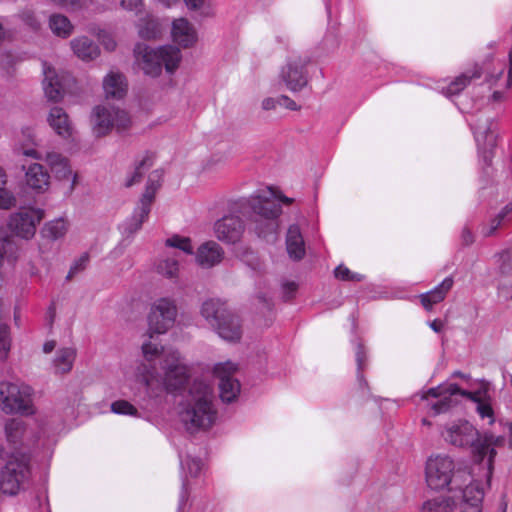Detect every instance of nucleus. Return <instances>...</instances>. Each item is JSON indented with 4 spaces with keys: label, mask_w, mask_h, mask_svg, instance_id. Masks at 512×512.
Returning a JSON list of instances; mask_svg holds the SVG:
<instances>
[{
    "label": "nucleus",
    "mask_w": 512,
    "mask_h": 512,
    "mask_svg": "<svg viewBox=\"0 0 512 512\" xmlns=\"http://www.w3.org/2000/svg\"><path fill=\"white\" fill-rule=\"evenodd\" d=\"M504 73V64L499 63L498 67L495 68V72L487 76V81L490 83H495Z\"/></svg>",
    "instance_id": "52"
},
{
    "label": "nucleus",
    "mask_w": 512,
    "mask_h": 512,
    "mask_svg": "<svg viewBox=\"0 0 512 512\" xmlns=\"http://www.w3.org/2000/svg\"><path fill=\"white\" fill-rule=\"evenodd\" d=\"M67 228L68 225L65 219L58 218L46 223L42 230V234L48 239L57 240L66 234Z\"/></svg>",
    "instance_id": "35"
},
{
    "label": "nucleus",
    "mask_w": 512,
    "mask_h": 512,
    "mask_svg": "<svg viewBox=\"0 0 512 512\" xmlns=\"http://www.w3.org/2000/svg\"><path fill=\"white\" fill-rule=\"evenodd\" d=\"M441 436L446 443L454 447L470 448L477 462H482L485 457H488L487 476L488 482L490 481L496 455L495 448L504 444L503 436L480 433L471 422L465 419L447 423L441 431Z\"/></svg>",
    "instance_id": "2"
},
{
    "label": "nucleus",
    "mask_w": 512,
    "mask_h": 512,
    "mask_svg": "<svg viewBox=\"0 0 512 512\" xmlns=\"http://www.w3.org/2000/svg\"><path fill=\"white\" fill-rule=\"evenodd\" d=\"M55 5L68 10H76L80 6L79 0H51Z\"/></svg>",
    "instance_id": "48"
},
{
    "label": "nucleus",
    "mask_w": 512,
    "mask_h": 512,
    "mask_svg": "<svg viewBox=\"0 0 512 512\" xmlns=\"http://www.w3.org/2000/svg\"><path fill=\"white\" fill-rule=\"evenodd\" d=\"M188 479H187V476H185V478H183L182 480V492H181V500L183 501L185 499V497L187 496L188 494Z\"/></svg>",
    "instance_id": "60"
},
{
    "label": "nucleus",
    "mask_w": 512,
    "mask_h": 512,
    "mask_svg": "<svg viewBox=\"0 0 512 512\" xmlns=\"http://www.w3.org/2000/svg\"><path fill=\"white\" fill-rule=\"evenodd\" d=\"M334 275L337 279L342 281L361 282L364 280V275L352 272L348 267L339 265L334 270Z\"/></svg>",
    "instance_id": "41"
},
{
    "label": "nucleus",
    "mask_w": 512,
    "mask_h": 512,
    "mask_svg": "<svg viewBox=\"0 0 512 512\" xmlns=\"http://www.w3.org/2000/svg\"><path fill=\"white\" fill-rule=\"evenodd\" d=\"M2 411L6 414L33 415L35 408L32 401L33 389L26 384L2 382Z\"/></svg>",
    "instance_id": "12"
},
{
    "label": "nucleus",
    "mask_w": 512,
    "mask_h": 512,
    "mask_svg": "<svg viewBox=\"0 0 512 512\" xmlns=\"http://www.w3.org/2000/svg\"><path fill=\"white\" fill-rule=\"evenodd\" d=\"M31 456L28 452H11L0 471V487L4 494L14 496L23 490L31 477Z\"/></svg>",
    "instance_id": "10"
},
{
    "label": "nucleus",
    "mask_w": 512,
    "mask_h": 512,
    "mask_svg": "<svg viewBox=\"0 0 512 512\" xmlns=\"http://www.w3.org/2000/svg\"><path fill=\"white\" fill-rule=\"evenodd\" d=\"M26 185L37 193L45 192L50 185V175L43 165L33 163L25 172Z\"/></svg>",
    "instance_id": "21"
},
{
    "label": "nucleus",
    "mask_w": 512,
    "mask_h": 512,
    "mask_svg": "<svg viewBox=\"0 0 512 512\" xmlns=\"http://www.w3.org/2000/svg\"><path fill=\"white\" fill-rule=\"evenodd\" d=\"M76 358V350L72 347L59 349L53 361L55 373L65 374L71 371Z\"/></svg>",
    "instance_id": "31"
},
{
    "label": "nucleus",
    "mask_w": 512,
    "mask_h": 512,
    "mask_svg": "<svg viewBox=\"0 0 512 512\" xmlns=\"http://www.w3.org/2000/svg\"><path fill=\"white\" fill-rule=\"evenodd\" d=\"M179 420L191 434L210 429L217 419L212 386L194 381L185 400L180 404Z\"/></svg>",
    "instance_id": "3"
},
{
    "label": "nucleus",
    "mask_w": 512,
    "mask_h": 512,
    "mask_svg": "<svg viewBox=\"0 0 512 512\" xmlns=\"http://www.w3.org/2000/svg\"><path fill=\"white\" fill-rule=\"evenodd\" d=\"M163 376L158 377L153 371L142 374V380L148 390L153 389L154 381L158 383L161 391L177 392L181 390L189 379V369L182 361L178 351H168L162 361Z\"/></svg>",
    "instance_id": "7"
},
{
    "label": "nucleus",
    "mask_w": 512,
    "mask_h": 512,
    "mask_svg": "<svg viewBox=\"0 0 512 512\" xmlns=\"http://www.w3.org/2000/svg\"><path fill=\"white\" fill-rule=\"evenodd\" d=\"M21 18L31 28L37 29L39 27V22L37 21L33 12H31V11L22 12Z\"/></svg>",
    "instance_id": "49"
},
{
    "label": "nucleus",
    "mask_w": 512,
    "mask_h": 512,
    "mask_svg": "<svg viewBox=\"0 0 512 512\" xmlns=\"http://www.w3.org/2000/svg\"><path fill=\"white\" fill-rule=\"evenodd\" d=\"M171 34L173 41L184 48L192 46L197 41L195 28L185 18L173 21Z\"/></svg>",
    "instance_id": "22"
},
{
    "label": "nucleus",
    "mask_w": 512,
    "mask_h": 512,
    "mask_svg": "<svg viewBox=\"0 0 512 512\" xmlns=\"http://www.w3.org/2000/svg\"><path fill=\"white\" fill-rule=\"evenodd\" d=\"M180 463L182 469H187V474L191 477H196L200 473L203 466L200 459L191 457H187L185 460L181 459Z\"/></svg>",
    "instance_id": "43"
},
{
    "label": "nucleus",
    "mask_w": 512,
    "mask_h": 512,
    "mask_svg": "<svg viewBox=\"0 0 512 512\" xmlns=\"http://www.w3.org/2000/svg\"><path fill=\"white\" fill-rule=\"evenodd\" d=\"M143 0H120V5L131 11H138L139 7L142 6Z\"/></svg>",
    "instance_id": "50"
},
{
    "label": "nucleus",
    "mask_w": 512,
    "mask_h": 512,
    "mask_svg": "<svg viewBox=\"0 0 512 512\" xmlns=\"http://www.w3.org/2000/svg\"><path fill=\"white\" fill-rule=\"evenodd\" d=\"M484 491L478 481H473L461 492V499L456 502L453 497L440 495L426 500L420 512H482Z\"/></svg>",
    "instance_id": "8"
},
{
    "label": "nucleus",
    "mask_w": 512,
    "mask_h": 512,
    "mask_svg": "<svg viewBox=\"0 0 512 512\" xmlns=\"http://www.w3.org/2000/svg\"><path fill=\"white\" fill-rule=\"evenodd\" d=\"M102 42H103V45L105 46V48H106L107 50L112 51V50H114V49H115V47H116V42L114 41V39H112V38H111L110 36H108V35H105V36L103 37Z\"/></svg>",
    "instance_id": "55"
},
{
    "label": "nucleus",
    "mask_w": 512,
    "mask_h": 512,
    "mask_svg": "<svg viewBox=\"0 0 512 512\" xmlns=\"http://www.w3.org/2000/svg\"><path fill=\"white\" fill-rule=\"evenodd\" d=\"M19 152L36 160L45 159L55 177L59 180H71L70 188H74L77 175L73 174L67 158L63 157L61 154L49 152L46 154L45 158H43L42 154L33 148H21Z\"/></svg>",
    "instance_id": "18"
},
{
    "label": "nucleus",
    "mask_w": 512,
    "mask_h": 512,
    "mask_svg": "<svg viewBox=\"0 0 512 512\" xmlns=\"http://www.w3.org/2000/svg\"><path fill=\"white\" fill-rule=\"evenodd\" d=\"M165 246L168 248L178 249L187 255H192L194 253L191 239L185 236L173 235L165 240Z\"/></svg>",
    "instance_id": "36"
},
{
    "label": "nucleus",
    "mask_w": 512,
    "mask_h": 512,
    "mask_svg": "<svg viewBox=\"0 0 512 512\" xmlns=\"http://www.w3.org/2000/svg\"><path fill=\"white\" fill-rule=\"evenodd\" d=\"M455 473L454 460L445 454L430 456L426 462L425 478L427 485L433 490L446 488Z\"/></svg>",
    "instance_id": "14"
},
{
    "label": "nucleus",
    "mask_w": 512,
    "mask_h": 512,
    "mask_svg": "<svg viewBox=\"0 0 512 512\" xmlns=\"http://www.w3.org/2000/svg\"><path fill=\"white\" fill-rule=\"evenodd\" d=\"M365 361H366V352L364 349V346L361 343L357 344L356 347V362H357V369H358V379L360 383L363 381L365 384L366 382L363 380V376L361 374V371H363L365 367Z\"/></svg>",
    "instance_id": "46"
},
{
    "label": "nucleus",
    "mask_w": 512,
    "mask_h": 512,
    "mask_svg": "<svg viewBox=\"0 0 512 512\" xmlns=\"http://www.w3.org/2000/svg\"><path fill=\"white\" fill-rule=\"evenodd\" d=\"M237 365L231 361L217 363L213 372L219 379V395L223 402L231 403L240 393V383L233 377Z\"/></svg>",
    "instance_id": "17"
},
{
    "label": "nucleus",
    "mask_w": 512,
    "mask_h": 512,
    "mask_svg": "<svg viewBox=\"0 0 512 512\" xmlns=\"http://www.w3.org/2000/svg\"><path fill=\"white\" fill-rule=\"evenodd\" d=\"M461 238H462V242L465 244V245H470L473 243L474 241V237H473V234L472 232L467 228L465 227L462 231V235H461Z\"/></svg>",
    "instance_id": "54"
},
{
    "label": "nucleus",
    "mask_w": 512,
    "mask_h": 512,
    "mask_svg": "<svg viewBox=\"0 0 512 512\" xmlns=\"http://www.w3.org/2000/svg\"><path fill=\"white\" fill-rule=\"evenodd\" d=\"M512 212V204L506 205L495 218H493L488 225H483L481 234L484 237H489L501 226L507 214Z\"/></svg>",
    "instance_id": "37"
},
{
    "label": "nucleus",
    "mask_w": 512,
    "mask_h": 512,
    "mask_svg": "<svg viewBox=\"0 0 512 512\" xmlns=\"http://www.w3.org/2000/svg\"><path fill=\"white\" fill-rule=\"evenodd\" d=\"M473 129L474 138L477 142L478 147L481 146L482 143H485L488 139L490 142V145H492L493 142V135L491 132V123L486 121L484 125L474 123L471 124Z\"/></svg>",
    "instance_id": "39"
},
{
    "label": "nucleus",
    "mask_w": 512,
    "mask_h": 512,
    "mask_svg": "<svg viewBox=\"0 0 512 512\" xmlns=\"http://www.w3.org/2000/svg\"><path fill=\"white\" fill-rule=\"evenodd\" d=\"M89 262V255L87 253L82 254L78 259L74 261L67 275V279H71L78 272L85 269Z\"/></svg>",
    "instance_id": "44"
},
{
    "label": "nucleus",
    "mask_w": 512,
    "mask_h": 512,
    "mask_svg": "<svg viewBox=\"0 0 512 512\" xmlns=\"http://www.w3.org/2000/svg\"><path fill=\"white\" fill-rule=\"evenodd\" d=\"M44 218V210L26 207L12 213L7 221V228L13 236L29 240L34 237L38 224Z\"/></svg>",
    "instance_id": "15"
},
{
    "label": "nucleus",
    "mask_w": 512,
    "mask_h": 512,
    "mask_svg": "<svg viewBox=\"0 0 512 512\" xmlns=\"http://www.w3.org/2000/svg\"><path fill=\"white\" fill-rule=\"evenodd\" d=\"M304 66L305 63L302 60L289 62L281 72L283 81L292 92L300 91L307 84Z\"/></svg>",
    "instance_id": "20"
},
{
    "label": "nucleus",
    "mask_w": 512,
    "mask_h": 512,
    "mask_svg": "<svg viewBox=\"0 0 512 512\" xmlns=\"http://www.w3.org/2000/svg\"><path fill=\"white\" fill-rule=\"evenodd\" d=\"M55 315H56V308L55 306L52 304L49 306L48 310H47V317L49 318V323L52 324L53 321H54V318H55Z\"/></svg>",
    "instance_id": "61"
},
{
    "label": "nucleus",
    "mask_w": 512,
    "mask_h": 512,
    "mask_svg": "<svg viewBox=\"0 0 512 512\" xmlns=\"http://www.w3.org/2000/svg\"><path fill=\"white\" fill-rule=\"evenodd\" d=\"M91 123L93 133L97 137L107 135L112 128L118 132H123L129 128L131 119L124 110L116 109L113 106L98 105L91 114Z\"/></svg>",
    "instance_id": "13"
},
{
    "label": "nucleus",
    "mask_w": 512,
    "mask_h": 512,
    "mask_svg": "<svg viewBox=\"0 0 512 512\" xmlns=\"http://www.w3.org/2000/svg\"><path fill=\"white\" fill-rule=\"evenodd\" d=\"M279 105L285 106L287 109L295 111L298 110L296 102L290 99L288 96L282 95L279 97Z\"/></svg>",
    "instance_id": "51"
},
{
    "label": "nucleus",
    "mask_w": 512,
    "mask_h": 512,
    "mask_svg": "<svg viewBox=\"0 0 512 512\" xmlns=\"http://www.w3.org/2000/svg\"><path fill=\"white\" fill-rule=\"evenodd\" d=\"M48 123L57 135L64 139L72 136L73 127L68 114L61 107H53L48 115Z\"/></svg>",
    "instance_id": "26"
},
{
    "label": "nucleus",
    "mask_w": 512,
    "mask_h": 512,
    "mask_svg": "<svg viewBox=\"0 0 512 512\" xmlns=\"http://www.w3.org/2000/svg\"><path fill=\"white\" fill-rule=\"evenodd\" d=\"M103 89L107 98L121 99L127 91L124 75L118 72H110L103 80Z\"/></svg>",
    "instance_id": "27"
},
{
    "label": "nucleus",
    "mask_w": 512,
    "mask_h": 512,
    "mask_svg": "<svg viewBox=\"0 0 512 512\" xmlns=\"http://www.w3.org/2000/svg\"><path fill=\"white\" fill-rule=\"evenodd\" d=\"M16 198L15 196L3 186H0V209H10L15 206Z\"/></svg>",
    "instance_id": "45"
},
{
    "label": "nucleus",
    "mask_w": 512,
    "mask_h": 512,
    "mask_svg": "<svg viewBox=\"0 0 512 512\" xmlns=\"http://www.w3.org/2000/svg\"><path fill=\"white\" fill-rule=\"evenodd\" d=\"M49 27L52 32L61 38H67L73 31V25L70 20L61 14H53L49 18Z\"/></svg>",
    "instance_id": "33"
},
{
    "label": "nucleus",
    "mask_w": 512,
    "mask_h": 512,
    "mask_svg": "<svg viewBox=\"0 0 512 512\" xmlns=\"http://www.w3.org/2000/svg\"><path fill=\"white\" fill-rule=\"evenodd\" d=\"M458 395L475 404V411L481 420H486L489 425L495 422V400L491 394L489 384L485 381L481 382L480 386L474 391L463 390L455 383L445 382L423 392L421 399H437L429 405L432 414L439 415L457 405L458 402L455 397Z\"/></svg>",
    "instance_id": "1"
},
{
    "label": "nucleus",
    "mask_w": 512,
    "mask_h": 512,
    "mask_svg": "<svg viewBox=\"0 0 512 512\" xmlns=\"http://www.w3.org/2000/svg\"><path fill=\"white\" fill-rule=\"evenodd\" d=\"M153 165V155L146 154L143 159L136 166L135 171L131 178L126 181V186L130 187L136 183H139L142 179V176L146 170H148Z\"/></svg>",
    "instance_id": "38"
},
{
    "label": "nucleus",
    "mask_w": 512,
    "mask_h": 512,
    "mask_svg": "<svg viewBox=\"0 0 512 512\" xmlns=\"http://www.w3.org/2000/svg\"><path fill=\"white\" fill-rule=\"evenodd\" d=\"M74 54L83 61H91L100 54L99 47L88 37H77L71 41Z\"/></svg>",
    "instance_id": "29"
},
{
    "label": "nucleus",
    "mask_w": 512,
    "mask_h": 512,
    "mask_svg": "<svg viewBox=\"0 0 512 512\" xmlns=\"http://www.w3.org/2000/svg\"><path fill=\"white\" fill-rule=\"evenodd\" d=\"M134 52L140 69L151 77L159 76L163 67L167 73H174L182 59L179 48L172 45L153 49L145 44H137Z\"/></svg>",
    "instance_id": "6"
},
{
    "label": "nucleus",
    "mask_w": 512,
    "mask_h": 512,
    "mask_svg": "<svg viewBox=\"0 0 512 512\" xmlns=\"http://www.w3.org/2000/svg\"><path fill=\"white\" fill-rule=\"evenodd\" d=\"M201 314L222 339L229 342L240 340L242 330L239 318L228 310L225 302L219 299L206 300L202 304Z\"/></svg>",
    "instance_id": "9"
},
{
    "label": "nucleus",
    "mask_w": 512,
    "mask_h": 512,
    "mask_svg": "<svg viewBox=\"0 0 512 512\" xmlns=\"http://www.w3.org/2000/svg\"><path fill=\"white\" fill-rule=\"evenodd\" d=\"M224 256L222 247L214 242L203 243L196 252V262L204 268H211L219 264Z\"/></svg>",
    "instance_id": "23"
},
{
    "label": "nucleus",
    "mask_w": 512,
    "mask_h": 512,
    "mask_svg": "<svg viewBox=\"0 0 512 512\" xmlns=\"http://www.w3.org/2000/svg\"><path fill=\"white\" fill-rule=\"evenodd\" d=\"M162 172L156 170L153 171L148 178V182L145 191L140 198L137 206L135 207L132 215L127 218L121 225L122 234L126 237H130L139 231L142 227L143 222L148 218L151 211L155 194L161 186Z\"/></svg>",
    "instance_id": "11"
},
{
    "label": "nucleus",
    "mask_w": 512,
    "mask_h": 512,
    "mask_svg": "<svg viewBox=\"0 0 512 512\" xmlns=\"http://www.w3.org/2000/svg\"><path fill=\"white\" fill-rule=\"evenodd\" d=\"M286 248L290 258L300 260L305 255V244L298 225H291L286 235Z\"/></svg>",
    "instance_id": "28"
},
{
    "label": "nucleus",
    "mask_w": 512,
    "mask_h": 512,
    "mask_svg": "<svg viewBox=\"0 0 512 512\" xmlns=\"http://www.w3.org/2000/svg\"><path fill=\"white\" fill-rule=\"evenodd\" d=\"M189 9H197L202 6L204 0H184Z\"/></svg>",
    "instance_id": "57"
},
{
    "label": "nucleus",
    "mask_w": 512,
    "mask_h": 512,
    "mask_svg": "<svg viewBox=\"0 0 512 512\" xmlns=\"http://www.w3.org/2000/svg\"><path fill=\"white\" fill-rule=\"evenodd\" d=\"M504 99V92L503 91H494L492 94V100L494 102H499Z\"/></svg>",
    "instance_id": "62"
},
{
    "label": "nucleus",
    "mask_w": 512,
    "mask_h": 512,
    "mask_svg": "<svg viewBox=\"0 0 512 512\" xmlns=\"http://www.w3.org/2000/svg\"><path fill=\"white\" fill-rule=\"evenodd\" d=\"M11 348L10 328L6 324H0V359L7 358Z\"/></svg>",
    "instance_id": "40"
},
{
    "label": "nucleus",
    "mask_w": 512,
    "mask_h": 512,
    "mask_svg": "<svg viewBox=\"0 0 512 512\" xmlns=\"http://www.w3.org/2000/svg\"><path fill=\"white\" fill-rule=\"evenodd\" d=\"M429 326L433 331L439 333L443 329L444 324L441 320L435 319L429 323Z\"/></svg>",
    "instance_id": "56"
},
{
    "label": "nucleus",
    "mask_w": 512,
    "mask_h": 512,
    "mask_svg": "<svg viewBox=\"0 0 512 512\" xmlns=\"http://www.w3.org/2000/svg\"><path fill=\"white\" fill-rule=\"evenodd\" d=\"M452 377H458V378H461L463 380H469L470 379V375L469 374L462 373L461 371L453 372L452 373Z\"/></svg>",
    "instance_id": "64"
},
{
    "label": "nucleus",
    "mask_w": 512,
    "mask_h": 512,
    "mask_svg": "<svg viewBox=\"0 0 512 512\" xmlns=\"http://www.w3.org/2000/svg\"><path fill=\"white\" fill-rule=\"evenodd\" d=\"M156 272L167 278L177 279L179 276V259L176 253H165L155 266Z\"/></svg>",
    "instance_id": "30"
},
{
    "label": "nucleus",
    "mask_w": 512,
    "mask_h": 512,
    "mask_svg": "<svg viewBox=\"0 0 512 512\" xmlns=\"http://www.w3.org/2000/svg\"><path fill=\"white\" fill-rule=\"evenodd\" d=\"M22 134L27 139L28 142H30L31 144H35V141H34L35 136H34L32 129H30V128L23 129Z\"/></svg>",
    "instance_id": "58"
},
{
    "label": "nucleus",
    "mask_w": 512,
    "mask_h": 512,
    "mask_svg": "<svg viewBox=\"0 0 512 512\" xmlns=\"http://www.w3.org/2000/svg\"><path fill=\"white\" fill-rule=\"evenodd\" d=\"M55 348V342L54 341H48L43 345V350L45 353H50Z\"/></svg>",
    "instance_id": "63"
},
{
    "label": "nucleus",
    "mask_w": 512,
    "mask_h": 512,
    "mask_svg": "<svg viewBox=\"0 0 512 512\" xmlns=\"http://www.w3.org/2000/svg\"><path fill=\"white\" fill-rule=\"evenodd\" d=\"M161 32L160 24L152 16L147 15L145 18L139 20L138 33L143 39H154Z\"/></svg>",
    "instance_id": "34"
},
{
    "label": "nucleus",
    "mask_w": 512,
    "mask_h": 512,
    "mask_svg": "<svg viewBox=\"0 0 512 512\" xmlns=\"http://www.w3.org/2000/svg\"><path fill=\"white\" fill-rule=\"evenodd\" d=\"M453 284V278L448 276L432 290L422 293L420 295V301L423 307L428 311L432 310L434 305L442 302L446 298L448 292L452 289Z\"/></svg>",
    "instance_id": "25"
},
{
    "label": "nucleus",
    "mask_w": 512,
    "mask_h": 512,
    "mask_svg": "<svg viewBox=\"0 0 512 512\" xmlns=\"http://www.w3.org/2000/svg\"><path fill=\"white\" fill-rule=\"evenodd\" d=\"M278 201L290 205L293 199L284 195H276L271 187L260 189L245 199L242 207H249L253 213L255 231L260 237H267L276 232L278 228V217L282 212Z\"/></svg>",
    "instance_id": "4"
},
{
    "label": "nucleus",
    "mask_w": 512,
    "mask_h": 512,
    "mask_svg": "<svg viewBox=\"0 0 512 512\" xmlns=\"http://www.w3.org/2000/svg\"><path fill=\"white\" fill-rule=\"evenodd\" d=\"M512 86V61H509L508 75L505 83V89L508 90Z\"/></svg>",
    "instance_id": "59"
},
{
    "label": "nucleus",
    "mask_w": 512,
    "mask_h": 512,
    "mask_svg": "<svg viewBox=\"0 0 512 512\" xmlns=\"http://www.w3.org/2000/svg\"><path fill=\"white\" fill-rule=\"evenodd\" d=\"M111 411L119 415L137 416L138 410L126 400H117L111 404Z\"/></svg>",
    "instance_id": "42"
},
{
    "label": "nucleus",
    "mask_w": 512,
    "mask_h": 512,
    "mask_svg": "<svg viewBox=\"0 0 512 512\" xmlns=\"http://www.w3.org/2000/svg\"><path fill=\"white\" fill-rule=\"evenodd\" d=\"M298 289L297 283L293 281H287L282 284V297L285 301L294 298Z\"/></svg>",
    "instance_id": "47"
},
{
    "label": "nucleus",
    "mask_w": 512,
    "mask_h": 512,
    "mask_svg": "<svg viewBox=\"0 0 512 512\" xmlns=\"http://www.w3.org/2000/svg\"><path fill=\"white\" fill-rule=\"evenodd\" d=\"M176 317L177 306L172 298H159L152 304L148 315V340L142 344L145 360L152 362L163 352V347L152 340L154 335L165 334L174 325Z\"/></svg>",
    "instance_id": "5"
},
{
    "label": "nucleus",
    "mask_w": 512,
    "mask_h": 512,
    "mask_svg": "<svg viewBox=\"0 0 512 512\" xmlns=\"http://www.w3.org/2000/svg\"><path fill=\"white\" fill-rule=\"evenodd\" d=\"M214 231L220 241L235 243L240 240L243 234L244 224L238 216H224L215 223Z\"/></svg>",
    "instance_id": "19"
},
{
    "label": "nucleus",
    "mask_w": 512,
    "mask_h": 512,
    "mask_svg": "<svg viewBox=\"0 0 512 512\" xmlns=\"http://www.w3.org/2000/svg\"><path fill=\"white\" fill-rule=\"evenodd\" d=\"M5 440L12 452H27L38 442V436L18 418L8 419L4 424Z\"/></svg>",
    "instance_id": "16"
},
{
    "label": "nucleus",
    "mask_w": 512,
    "mask_h": 512,
    "mask_svg": "<svg viewBox=\"0 0 512 512\" xmlns=\"http://www.w3.org/2000/svg\"><path fill=\"white\" fill-rule=\"evenodd\" d=\"M43 74V89L46 97L55 102L61 100L64 94L62 79H60L56 71L46 63L43 64Z\"/></svg>",
    "instance_id": "24"
},
{
    "label": "nucleus",
    "mask_w": 512,
    "mask_h": 512,
    "mask_svg": "<svg viewBox=\"0 0 512 512\" xmlns=\"http://www.w3.org/2000/svg\"><path fill=\"white\" fill-rule=\"evenodd\" d=\"M481 72L475 67L473 72H465L456 77L446 88L442 89V93L446 97H452L460 93L470 83L472 79L480 78Z\"/></svg>",
    "instance_id": "32"
},
{
    "label": "nucleus",
    "mask_w": 512,
    "mask_h": 512,
    "mask_svg": "<svg viewBox=\"0 0 512 512\" xmlns=\"http://www.w3.org/2000/svg\"><path fill=\"white\" fill-rule=\"evenodd\" d=\"M277 104H279V97L278 98H272V97H268V98H265L263 101H262V109L263 110H273L276 108Z\"/></svg>",
    "instance_id": "53"
}]
</instances>
